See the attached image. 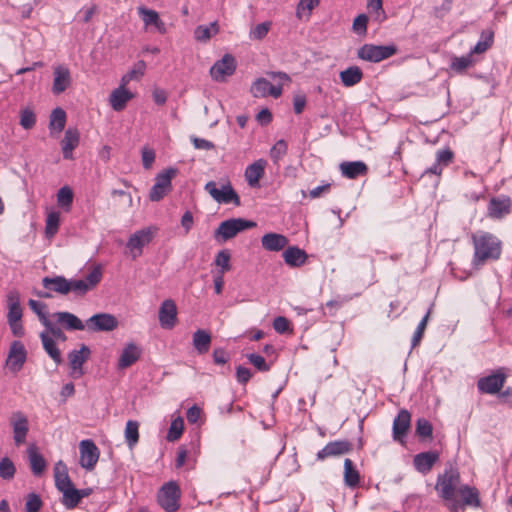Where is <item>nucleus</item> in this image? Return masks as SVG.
Instances as JSON below:
<instances>
[{"instance_id":"obj_52","label":"nucleus","mask_w":512,"mask_h":512,"mask_svg":"<svg viewBox=\"0 0 512 512\" xmlns=\"http://www.w3.org/2000/svg\"><path fill=\"white\" fill-rule=\"evenodd\" d=\"M57 202L62 208H69L73 202V191L68 186H63L57 193Z\"/></svg>"},{"instance_id":"obj_42","label":"nucleus","mask_w":512,"mask_h":512,"mask_svg":"<svg viewBox=\"0 0 512 512\" xmlns=\"http://www.w3.org/2000/svg\"><path fill=\"white\" fill-rule=\"evenodd\" d=\"M29 461L31 470L34 475L39 476L46 468V461L41 454H39L34 447L28 449Z\"/></svg>"},{"instance_id":"obj_6","label":"nucleus","mask_w":512,"mask_h":512,"mask_svg":"<svg viewBox=\"0 0 512 512\" xmlns=\"http://www.w3.org/2000/svg\"><path fill=\"white\" fill-rule=\"evenodd\" d=\"M204 189L218 203H233L236 206L241 204L239 195L229 181L223 184L220 189L217 188L216 182L209 181L205 184Z\"/></svg>"},{"instance_id":"obj_20","label":"nucleus","mask_w":512,"mask_h":512,"mask_svg":"<svg viewBox=\"0 0 512 512\" xmlns=\"http://www.w3.org/2000/svg\"><path fill=\"white\" fill-rule=\"evenodd\" d=\"M51 320L69 331H81L86 328V323L84 324L76 315L70 312H55L51 314Z\"/></svg>"},{"instance_id":"obj_17","label":"nucleus","mask_w":512,"mask_h":512,"mask_svg":"<svg viewBox=\"0 0 512 512\" xmlns=\"http://www.w3.org/2000/svg\"><path fill=\"white\" fill-rule=\"evenodd\" d=\"M10 424L13 429V439L15 444L20 446L25 443L29 431L27 417L21 412H15L10 418Z\"/></svg>"},{"instance_id":"obj_48","label":"nucleus","mask_w":512,"mask_h":512,"mask_svg":"<svg viewBox=\"0 0 512 512\" xmlns=\"http://www.w3.org/2000/svg\"><path fill=\"white\" fill-rule=\"evenodd\" d=\"M473 59L472 55L469 53L465 56L461 57H453L450 68L451 70L455 71L456 73H463L466 71L467 68L472 66Z\"/></svg>"},{"instance_id":"obj_5","label":"nucleus","mask_w":512,"mask_h":512,"mask_svg":"<svg viewBox=\"0 0 512 512\" xmlns=\"http://www.w3.org/2000/svg\"><path fill=\"white\" fill-rule=\"evenodd\" d=\"M204 189L218 203H233L236 206L241 204L239 195L229 181L223 184L220 189L217 188L216 182L209 181L205 184Z\"/></svg>"},{"instance_id":"obj_40","label":"nucleus","mask_w":512,"mask_h":512,"mask_svg":"<svg viewBox=\"0 0 512 512\" xmlns=\"http://www.w3.org/2000/svg\"><path fill=\"white\" fill-rule=\"evenodd\" d=\"M363 78V72L358 66H350L340 72V80L346 87L358 84Z\"/></svg>"},{"instance_id":"obj_38","label":"nucleus","mask_w":512,"mask_h":512,"mask_svg":"<svg viewBox=\"0 0 512 512\" xmlns=\"http://www.w3.org/2000/svg\"><path fill=\"white\" fill-rule=\"evenodd\" d=\"M55 486L61 492L67 487L73 485L67 471L66 465L58 461L54 466Z\"/></svg>"},{"instance_id":"obj_22","label":"nucleus","mask_w":512,"mask_h":512,"mask_svg":"<svg viewBox=\"0 0 512 512\" xmlns=\"http://www.w3.org/2000/svg\"><path fill=\"white\" fill-rule=\"evenodd\" d=\"M53 75L52 92L59 95L71 85V74L66 66L58 65L54 68Z\"/></svg>"},{"instance_id":"obj_61","label":"nucleus","mask_w":512,"mask_h":512,"mask_svg":"<svg viewBox=\"0 0 512 512\" xmlns=\"http://www.w3.org/2000/svg\"><path fill=\"white\" fill-rule=\"evenodd\" d=\"M42 507V500L39 495L30 493L27 496L25 503L26 512H38Z\"/></svg>"},{"instance_id":"obj_53","label":"nucleus","mask_w":512,"mask_h":512,"mask_svg":"<svg viewBox=\"0 0 512 512\" xmlns=\"http://www.w3.org/2000/svg\"><path fill=\"white\" fill-rule=\"evenodd\" d=\"M16 469L14 463L8 458L4 457L0 460V477L4 480H11L15 475Z\"/></svg>"},{"instance_id":"obj_29","label":"nucleus","mask_w":512,"mask_h":512,"mask_svg":"<svg viewBox=\"0 0 512 512\" xmlns=\"http://www.w3.org/2000/svg\"><path fill=\"white\" fill-rule=\"evenodd\" d=\"M438 459L439 454L437 452H422L415 455L413 463L417 471L426 474L432 469Z\"/></svg>"},{"instance_id":"obj_11","label":"nucleus","mask_w":512,"mask_h":512,"mask_svg":"<svg viewBox=\"0 0 512 512\" xmlns=\"http://www.w3.org/2000/svg\"><path fill=\"white\" fill-rule=\"evenodd\" d=\"M236 70V60L230 54H225L220 60L216 61L210 68L212 79L217 82H223L227 77L234 74Z\"/></svg>"},{"instance_id":"obj_32","label":"nucleus","mask_w":512,"mask_h":512,"mask_svg":"<svg viewBox=\"0 0 512 512\" xmlns=\"http://www.w3.org/2000/svg\"><path fill=\"white\" fill-rule=\"evenodd\" d=\"M42 285L45 289L61 295H67L70 292L69 280L64 276L44 277Z\"/></svg>"},{"instance_id":"obj_23","label":"nucleus","mask_w":512,"mask_h":512,"mask_svg":"<svg viewBox=\"0 0 512 512\" xmlns=\"http://www.w3.org/2000/svg\"><path fill=\"white\" fill-rule=\"evenodd\" d=\"M411 423V414L402 409L393 421V438L396 441L403 442Z\"/></svg>"},{"instance_id":"obj_13","label":"nucleus","mask_w":512,"mask_h":512,"mask_svg":"<svg viewBox=\"0 0 512 512\" xmlns=\"http://www.w3.org/2000/svg\"><path fill=\"white\" fill-rule=\"evenodd\" d=\"M90 348L82 344L79 350H72L68 354L69 365L71 368V375L74 378L81 377L84 372L82 369L83 364L90 358Z\"/></svg>"},{"instance_id":"obj_41","label":"nucleus","mask_w":512,"mask_h":512,"mask_svg":"<svg viewBox=\"0 0 512 512\" xmlns=\"http://www.w3.org/2000/svg\"><path fill=\"white\" fill-rule=\"evenodd\" d=\"M62 500L61 503L67 509H74L80 503V492L79 489L74 487V484L61 491Z\"/></svg>"},{"instance_id":"obj_10","label":"nucleus","mask_w":512,"mask_h":512,"mask_svg":"<svg viewBox=\"0 0 512 512\" xmlns=\"http://www.w3.org/2000/svg\"><path fill=\"white\" fill-rule=\"evenodd\" d=\"M117 327V318L109 313H98L86 320V329L90 332H110Z\"/></svg>"},{"instance_id":"obj_58","label":"nucleus","mask_w":512,"mask_h":512,"mask_svg":"<svg viewBox=\"0 0 512 512\" xmlns=\"http://www.w3.org/2000/svg\"><path fill=\"white\" fill-rule=\"evenodd\" d=\"M36 123V116L30 108H25L20 113V125L29 130L34 127Z\"/></svg>"},{"instance_id":"obj_37","label":"nucleus","mask_w":512,"mask_h":512,"mask_svg":"<svg viewBox=\"0 0 512 512\" xmlns=\"http://www.w3.org/2000/svg\"><path fill=\"white\" fill-rule=\"evenodd\" d=\"M340 170L343 176L348 179H356L365 175L368 171L367 165L362 161L343 162L340 164Z\"/></svg>"},{"instance_id":"obj_35","label":"nucleus","mask_w":512,"mask_h":512,"mask_svg":"<svg viewBox=\"0 0 512 512\" xmlns=\"http://www.w3.org/2000/svg\"><path fill=\"white\" fill-rule=\"evenodd\" d=\"M40 339L43 346L44 351L48 354V356L55 362L56 365H59L63 362L61 352L57 347V344L54 339L48 334V332H41Z\"/></svg>"},{"instance_id":"obj_4","label":"nucleus","mask_w":512,"mask_h":512,"mask_svg":"<svg viewBox=\"0 0 512 512\" xmlns=\"http://www.w3.org/2000/svg\"><path fill=\"white\" fill-rule=\"evenodd\" d=\"M398 49L394 44L391 45H374L364 44L357 51L359 59L378 63L382 60L388 59L397 53Z\"/></svg>"},{"instance_id":"obj_8","label":"nucleus","mask_w":512,"mask_h":512,"mask_svg":"<svg viewBox=\"0 0 512 512\" xmlns=\"http://www.w3.org/2000/svg\"><path fill=\"white\" fill-rule=\"evenodd\" d=\"M177 170L169 168L159 173L155 178V184L149 192V199L153 202L160 201L172 189L171 180L176 175Z\"/></svg>"},{"instance_id":"obj_15","label":"nucleus","mask_w":512,"mask_h":512,"mask_svg":"<svg viewBox=\"0 0 512 512\" xmlns=\"http://www.w3.org/2000/svg\"><path fill=\"white\" fill-rule=\"evenodd\" d=\"M250 92L255 98H264L267 96L279 98L282 94V86L273 85L266 78L260 77L253 82Z\"/></svg>"},{"instance_id":"obj_14","label":"nucleus","mask_w":512,"mask_h":512,"mask_svg":"<svg viewBox=\"0 0 512 512\" xmlns=\"http://www.w3.org/2000/svg\"><path fill=\"white\" fill-rule=\"evenodd\" d=\"M160 326L164 329H172L177 324V306L172 299L164 300L158 312Z\"/></svg>"},{"instance_id":"obj_44","label":"nucleus","mask_w":512,"mask_h":512,"mask_svg":"<svg viewBox=\"0 0 512 512\" xmlns=\"http://www.w3.org/2000/svg\"><path fill=\"white\" fill-rule=\"evenodd\" d=\"M124 435L128 447L133 449L139 441V423L135 420H128Z\"/></svg>"},{"instance_id":"obj_12","label":"nucleus","mask_w":512,"mask_h":512,"mask_svg":"<svg viewBox=\"0 0 512 512\" xmlns=\"http://www.w3.org/2000/svg\"><path fill=\"white\" fill-rule=\"evenodd\" d=\"M80 450V465L86 470L94 469L99 459V449L96 444L90 440H82L79 444Z\"/></svg>"},{"instance_id":"obj_21","label":"nucleus","mask_w":512,"mask_h":512,"mask_svg":"<svg viewBox=\"0 0 512 512\" xmlns=\"http://www.w3.org/2000/svg\"><path fill=\"white\" fill-rule=\"evenodd\" d=\"M505 382V375L503 373H494L492 375L482 377L477 382V387L480 392L486 394L498 393Z\"/></svg>"},{"instance_id":"obj_31","label":"nucleus","mask_w":512,"mask_h":512,"mask_svg":"<svg viewBox=\"0 0 512 512\" xmlns=\"http://www.w3.org/2000/svg\"><path fill=\"white\" fill-rule=\"evenodd\" d=\"M285 263L290 267H300L307 261L308 255L297 246H289L282 254Z\"/></svg>"},{"instance_id":"obj_2","label":"nucleus","mask_w":512,"mask_h":512,"mask_svg":"<svg viewBox=\"0 0 512 512\" xmlns=\"http://www.w3.org/2000/svg\"><path fill=\"white\" fill-rule=\"evenodd\" d=\"M472 241L474 245L473 264L475 266H480L486 261L500 258L502 244L493 234L482 232L479 235H473Z\"/></svg>"},{"instance_id":"obj_64","label":"nucleus","mask_w":512,"mask_h":512,"mask_svg":"<svg viewBox=\"0 0 512 512\" xmlns=\"http://www.w3.org/2000/svg\"><path fill=\"white\" fill-rule=\"evenodd\" d=\"M249 362L261 372L270 370V365L266 363L264 357L259 354L251 353L247 356Z\"/></svg>"},{"instance_id":"obj_55","label":"nucleus","mask_w":512,"mask_h":512,"mask_svg":"<svg viewBox=\"0 0 512 512\" xmlns=\"http://www.w3.org/2000/svg\"><path fill=\"white\" fill-rule=\"evenodd\" d=\"M230 258L231 255L228 250H221L217 253L215 265L220 267L219 273L224 274L231 269Z\"/></svg>"},{"instance_id":"obj_24","label":"nucleus","mask_w":512,"mask_h":512,"mask_svg":"<svg viewBox=\"0 0 512 512\" xmlns=\"http://www.w3.org/2000/svg\"><path fill=\"white\" fill-rule=\"evenodd\" d=\"M152 239V233L150 230H139L130 236L127 247L133 253V258L139 256L142 252V248L147 245Z\"/></svg>"},{"instance_id":"obj_33","label":"nucleus","mask_w":512,"mask_h":512,"mask_svg":"<svg viewBox=\"0 0 512 512\" xmlns=\"http://www.w3.org/2000/svg\"><path fill=\"white\" fill-rule=\"evenodd\" d=\"M211 333L204 329L196 330L192 335V344L198 354H206L211 346Z\"/></svg>"},{"instance_id":"obj_1","label":"nucleus","mask_w":512,"mask_h":512,"mask_svg":"<svg viewBox=\"0 0 512 512\" xmlns=\"http://www.w3.org/2000/svg\"><path fill=\"white\" fill-rule=\"evenodd\" d=\"M460 485V473L452 466L445 469L443 474L438 475L435 489L440 498L448 502L451 512H459L460 501L456 499L455 493Z\"/></svg>"},{"instance_id":"obj_43","label":"nucleus","mask_w":512,"mask_h":512,"mask_svg":"<svg viewBox=\"0 0 512 512\" xmlns=\"http://www.w3.org/2000/svg\"><path fill=\"white\" fill-rule=\"evenodd\" d=\"M219 32L218 23L212 22L210 26L199 25L194 30V37L197 41L206 42L213 35H216Z\"/></svg>"},{"instance_id":"obj_60","label":"nucleus","mask_w":512,"mask_h":512,"mask_svg":"<svg viewBox=\"0 0 512 512\" xmlns=\"http://www.w3.org/2000/svg\"><path fill=\"white\" fill-rule=\"evenodd\" d=\"M138 13L141 15L142 20L146 26L156 24L160 18L156 11L145 7H139Z\"/></svg>"},{"instance_id":"obj_56","label":"nucleus","mask_w":512,"mask_h":512,"mask_svg":"<svg viewBox=\"0 0 512 512\" xmlns=\"http://www.w3.org/2000/svg\"><path fill=\"white\" fill-rule=\"evenodd\" d=\"M287 143L284 140H279L270 150V157L272 161L277 164L287 153Z\"/></svg>"},{"instance_id":"obj_62","label":"nucleus","mask_w":512,"mask_h":512,"mask_svg":"<svg viewBox=\"0 0 512 512\" xmlns=\"http://www.w3.org/2000/svg\"><path fill=\"white\" fill-rule=\"evenodd\" d=\"M270 27H271V22H263V23L256 25L250 31V38L255 39V40H262L268 34Z\"/></svg>"},{"instance_id":"obj_19","label":"nucleus","mask_w":512,"mask_h":512,"mask_svg":"<svg viewBox=\"0 0 512 512\" xmlns=\"http://www.w3.org/2000/svg\"><path fill=\"white\" fill-rule=\"evenodd\" d=\"M512 201L508 196H498L490 199L488 203V215L494 219H501L511 212Z\"/></svg>"},{"instance_id":"obj_25","label":"nucleus","mask_w":512,"mask_h":512,"mask_svg":"<svg viewBox=\"0 0 512 512\" xmlns=\"http://www.w3.org/2000/svg\"><path fill=\"white\" fill-rule=\"evenodd\" d=\"M288 238L279 233H266L261 238L262 247L270 252H278L284 249L288 245Z\"/></svg>"},{"instance_id":"obj_50","label":"nucleus","mask_w":512,"mask_h":512,"mask_svg":"<svg viewBox=\"0 0 512 512\" xmlns=\"http://www.w3.org/2000/svg\"><path fill=\"white\" fill-rule=\"evenodd\" d=\"M60 215L58 212H50L46 218L45 233L48 238L53 237L59 228Z\"/></svg>"},{"instance_id":"obj_3","label":"nucleus","mask_w":512,"mask_h":512,"mask_svg":"<svg viewBox=\"0 0 512 512\" xmlns=\"http://www.w3.org/2000/svg\"><path fill=\"white\" fill-rule=\"evenodd\" d=\"M256 222L243 218H231L221 222L214 232V238L218 242H226L238 233L256 227Z\"/></svg>"},{"instance_id":"obj_51","label":"nucleus","mask_w":512,"mask_h":512,"mask_svg":"<svg viewBox=\"0 0 512 512\" xmlns=\"http://www.w3.org/2000/svg\"><path fill=\"white\" fill-rule=\"evenodd\" d=\"M45 330L43 332H48V334L54 340H60L65 342L67 340L66 334L63 332L62 327L56 324L54 321L50 320L45 325Z\"/></svg>"},{"instance_id":"obj_7","label":"nucleus","mask_w":512,"mask_h":512,"mask_svg":"<svg viewBox=\"0 0 512 512\" xmlns=\"http://www.w3.org/2000/svg\"><path fill=\"white\" fill-rule=\"evenodd\" d=\"M181 492L179 486L175 482H168L162 486L158 492V504L166 512H175L179 509Z\"/></svg>"},{"instance_id":"obj_54","label":"nucleus","mask_w":512,"mask_h":512,"mask_svg":"<svg viewBox=\"0 0 512 512\" xmlns=\"http://www.w3.org/2000/svg\"><path fill=\"white\" fill-rule=\"evenodd\" d=\"M183 428H184L183 419L181 417L174 419L171 422V425H170V428H169V431L167 434V440L171 441V442L178 440L180 438V436L182 435Z\"/></svg>"},{"instance_id":"obj_49","label":"nucleus","mask_w":512,"mask_h":512,"mask_svg":"<svg viewBox=\"0 0 512 512\" xmlns=\"http://www.w3.org/2000/svg\"><path fill=\"white\" fill-rule=\"evenodd\" d=\"M367 8L377 22H383L386 19V13L383 9L382 0H368Z\"/></svg>"},{"instance_id":"obj_16","label":"nucleus","mask_w":512,"mask_h":512,"mask_svg":"<svg viewBox=\"0 0 512 512\" xmlns=\"http://www.w3.org/2000/svg\"><path fill=\"white\" fill-rule=\"evenodd\" d=\"M27 352L25 346L20 341L12 342L9 354L6 360V365L9 370L16 373L20 371L26 361Z\"/></svg>"},{"instance_id":"obj_47","label":"nucleus","mask_w":512,"mask_h":512,"mask_svg":"<svg viewBox=\"0 0 512 512\" xmlns=\"http://www.w3.org/2000/svg\"><path fill=\"white\" fill-rule=\"evenodd\" d=\"M146 64L143 60L138 61L134 67L127 72L121 79L122 86H126L130 81L137 80L144 75Z\"/></svg>"},{"instance_id":"obj_34","label":"nucleus","mask_w":512,"mask_h":512,"mask_svg":"<svg viewBox=\"0 0 512 512\" xmlns=\"http://www.w3.org/2000/svg\"><path fill=\"white\" fill-rule=\"evenodd\" d=\"M7 303H8V314H7L8 322L21 321L22 308L20 305L19 292L16 290L10 291L7 295Z\"/></svg>"},{"instance_id":"obj_39","label":"nucleus","mask_w":512,"mask_h":512,"mask_svg":"<svg viewBox=\"0 0 512 512\" xmlns=\"http://www.w3.org/2000/svg\"><path fill=\"white\" fill-rule=\"evenodd\" d=\"M344 483L349 488H355L359 485L360 474L353 461L349 458L344 460Z\"/></svg>"},{"instance_id":"obj_63","label":"nucleus","mask_w":512,"mask_h":512,"mask_svg":"<svg viewBox=\"0 0 512 512\" xmlns=\"http://www.w3.org/2000/svg\"><path fill=\"white\" fill-rule=\"evenodd\" d=\"M368 16L365 14L358 15L353 21V31L359 35L367 33Z\"/></svg>"},{"instance_id":"obj_18","label":"nucleus","mask_w":512,"mask_h":512,"mask_svg":"<svg viewBox=\"0 0 512 512\" xmlns=\"http://www.w3.org/2000/svg\"><path fill=\"white\" fill-rule=\"evenodd\" d=\"M352 443L347 440H336L327 443L323 449L318 451L317 460L323 461L328 457H336L349 453L352 450Z\"/></svg>"},{"instance_id":"obj_36","label":"nucleus","mask_w":512,"mask_h":512,"mask_svg":"<svg viewBox=\"0 0 512 512\" xmlns=\"http://www.w3.org/2000/svg\"><path fill=\"white\" fill-rule=\"evenodd\" d=\"M120 85L110 95V104L115 111H121L126 107L127 102L133 98V94Z\"/></svg>"},{"instance_id":"obj_45","label":"nucleus","mask_w":512,"mask_h":512,"mask_svg":"<svg viewBox=\"0 0 512 512\" xmlns=\"http://www.w3.org/2000/svg\"><path fill=\"white\" fill-rule=\"evenodd\" d=\"M66 113L62 108H55L50 115L49 129L52 132L56 130L58 133L65 128Z\"/></svg>"},{"instance_id":"obj_46","label":"nucleus","mask_w":512,"mask_h":512,"mask_svg":"<svg viewBox=\"0 0 512 512\" xmlns=\"http://www.w3.org/2000/svg\"><path fill=\"white\" fill-rule=\"evenodd\" d=\"M28 305L30 309L38 316L39 321L43 326L51 320V316H48L47 305L45 303L30 299L28 301Z\"/></svg>"},{"instance_id":"obj_26","label":"nucleus","mask_w":512,"mask_h":512,"mask_svg":"<svg viewBox=\"0 0 512 512\" xmlns=\"http://www.w3.org/2000/svg\"><path fill=\"white\" fill-rule=\"evenodd\" d=\"M458 494L461 496V508L459 511H464L465 506L471 507H479L480 506V497L479 491L476 487H472L469 485H461L457 490Z\"/></svg>"},{"instance_id":"obj_27","label":"nucleus","mask_w":512,"mask_h":512,"mask_svg":"<svg viewBox=\"0 0 512 512\" xmlns=\"http://www.w3.org/2000/svg\"><path fill=\"white\" fill-rule=\"evenodd\" d=\"M80 134L76 128H68L65 131L64 138L61 141L63 157L65 159L73 158V150L79 145Z\"/></svg>"},{"instance_id":"obj_30","label":"nucleus","mask_w":512,"mask_h":512,"mask_svg":"<svg viewBox=\"0 0 512 512\" xmlns=\"http://www.w3.org/2000/svg\"><path fill=\"white\" fill-rule=\"evenodd\" d=\"M266 161L259 159L250 164L245 170V178L249 186H259V180L263 177L265 172Z\"/></svg>"},{"instance_id":"obj_57","label":"nucleus","mask_w":512,"mask_h":512,"mask_svg":"<svg viewBox=\"0 0 512 512\" xmlns=\"http://www.w3.org/2000/svg\"><path fill=\"white\" fill-rule=\"evenodd\" d=\"M429 316H430V310H428L426 315L422 318V320L420 321V323L418 324V326L416 328V331L414 332V335L412 337V342H411L412 348H415L416 346L419 345V343L424 335V332H425V329H426V326H427V323L429 320Z\"/></svg>"},{"instance_id":"obj_59","label":"nucleus","mask_w":512,"mask_h":512,"mask_svg":"<svg viewBox=\"0 0 512 512\" xmlns=\"http://www.w3.org/2000/svg\"><path fill=\"white\" fill-rule=\"evenodd\" d=\"M415 431L419 437L426 439L432 436L433 429L431 423L428 420L425 418H420L417 420Z\"/></svg>"},{"instance_id":"obj_9","label":"nucleus","mask_w":512,"mask_h":512,"mask_svg":"<svg viewBox=\"0 0 512 512\" xmlns=\"http://www.w3.org/2000/svg\"><path fill=\"white\" fill-rule=\"evenodd\" d=\"M102 279V270L100 266L94 267L85 279H71L69 280L70 292L76 295H85L87 292L94 289Z\"/></svg>"},{"instance_id":"obj_28","label":"nucleus","mask_w":512,"mask_h":512,"mask_svg":"<svg viewBox=\"0 0 512 512\" xmlns=\"http://www.w3.org/2000/svg\"><path fill=\"white\" fill-rule=\"evenodd\" d=\"M141 355V350L134 343H128L122 350L117 367L118 369H125L133 365Z\"/></svg>"}]
</instances>
